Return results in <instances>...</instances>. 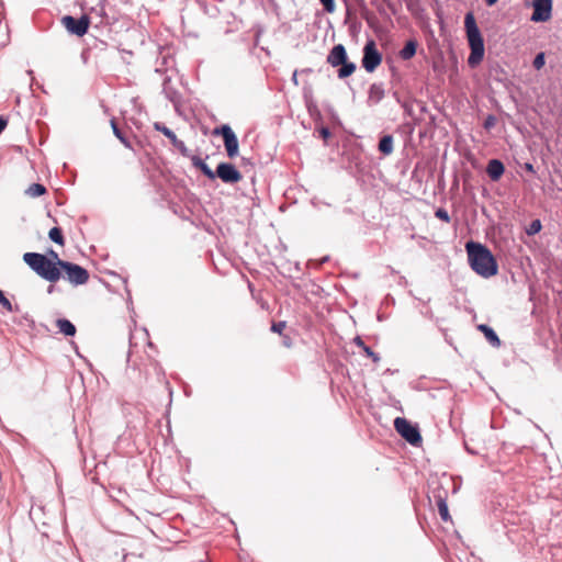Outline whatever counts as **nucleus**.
<instances>
[{
	"label": "nucleus",
	"instance_id": "f257e3e1",
	"mask_svg": "<svg viewBox=\"0 0 562 562\" xmlns=\"http://www.w3.org/2000/svg\"><path fill=\"white\" fill-rule=\"evenodd\" d=\"M23 260L36 274L50 283H56L61 278L60 267L45 255L25 252Z\"/></svg>",
	"mask_w": 562,
	"mask_h": 562
},
{
	"label": "nucleus",
	"instance_id": "f03ea898",
	"mask_svg": "<svg viewBox=\"0 0 562 562\" xmlns=\"http://www.w3.org/2000/svg\"><path fill=\"white\" fill-rule=\"evenodd\" d=\"M470 267L477 274L488 278L492 276V252L480 243L470 240L465 244Z\"/></svg>",
	"mask_w": 562,
	"mask_h": 562
},
{
	"label": "nucleus",
	"instance_id": "7ed1b4c3",
	"mask_svg": "<svg viewBox=\"0 0 562 562\" xmlns=\"http://www.w3.org/2000/svg\"><path fill=\"white\" fill-rule=\"evenodd\" d=\"M464 26L469 45L471 47V54L468 58V64L471 67H475L483 59L484 44L480 30L476 25L474 14L472 12H468L465 14Z\"/></svg>",
	"mask_w": 562,
	"mask_h": 562
},
{
	"label": "nucleus",
	"instance_id": "20e7f679",
	"mask_svg": "<svg viewBox=\"0 0 562 562\" xmlns=\"http://www.w3.org/2000/svg\"><path fill=\"white\" fill-rule=\"evenodd\" d=\"M326 60L331 67L340 66L337 71L339 79L351 76L357 69L356 64L348 60L347 50L342 44L335 45L327 55Z\"/></svg>",
	"mask_w": 562,
	"mask_h": 562
},
{
	"label": "nucleus",
	"instance_id": "39448f33",
	"mask_svg": "<svg viewBox=\"0 0 562 562\" xmlns=\"http://www.w3.org/2000/svg\"><path fill=\"white\" fill-rule=\"evenodd\" d=\"M57 265L60 267L61 278L72 285L78 286L88 282L89 272L83 267L69 261H58Z\"/></svg>",
	"mask_w": 562,
	"mask_h": 562
},
{
	"label": "nucleus",
	"instance_id": "423d86ee",
	"mask_svg": "<svg viewBox=\"0 0 562 562\" xmlns=\"http://www.w3.org/2000/svg\"><path fill=\"white\" fill-rule=\"evenodd\" d=\"M395 430L412 446H419L423 441L417 426L411 424L404 417H396L394 420Z\"/></svg>",
	"mask_w": 562,
	"mask_h": 562
},
{
	"label": "nucleus",
	"instance_id": "0eeeda50",
	"mask_svg": "<svg viewBox=\"0 0 562 562\" xmlns=\"http://www.w3.org/2000/svg\"><path fill=\"white\" fill-rule=\"evenodd\" d=\"M382 63V55L376 48L373 40L366 43L363 47L362 67L368 72H373Z\"/></svg>",
	"mask_w": 562,
	"mask_h": 562
},
{
	"label": "nucleus",
	"instance_id": "6e6552de",
	"mask_svg": "<svg viewBox=\"0 0 562 562\" xmlns=\"http://www.w3.org/2000/svg\"><path fill=\"white\" fill-rule=\"evenodd\" d=\"M213 134L222 135L223 140H224V146H225L227 156L229 158H235L238 155V149H239L238 139L229 125L224 124L220 127H216L213 131Z\"/></svg>",
	"mask_w": 562,
	"mask_h": 562
},
{
	"label": "nucleus",
	"instance_id": "1a4fd4ad",
	"mask_svg": "<svg viewBox=\"0 0 562 562\" xmlns=\"http://www.w3.org/2000/svg\"><path fill=\"white\" fill-rule=\"evenodd\" d=\"M61 24L69 33L77 36H83L88 32L90 19L88 15H82L80 19H75L71 15H65L61 19Z\"/></svg>",
	"mask_w": 562,
	"mask_h": 562
},
{
	"label": "nucleus",
	"instance_id": "9d476101",
	"mask_svg": "<svg viewBox=\"0 0 562 562\" xmlns=\"http://www.w3.org/2000/svg\"><path fill=\"white\" fill-rule=\"evenodd\" d=\"M215 175L223 182L232 184L239 182L243 178L241 173L235 168V166L228 162L218 164Z\"/></svg>",
	"mask_w": 562,
	"mask_h": 562
},
{
	"label": "nucleus",
	"instance_id": "9b49d317",
	"mask_svg": "<svg viewBox=\"0 0 562 562\" xmlns=\"http://www.w3.org/2000/svg\"><path fill=\"white\" fill-rule=\"evenodd\" d=\"M532 22H547L551 18L552 0H533Z\"/></svg>",
	"mask_w": 562,
	"mask_h": 562
},
{
	"label": "nucleus",
	"instance_id": "f8f14e48",
	"mask_svg": "<svg viewBox=\"0 0 562 562\" xmlns=\"http://www.w3.org/2000/svg\"><path fill=\"white\" fill-rule=\"evenodd\" d=\"M434 498L436 501L439 515L443 521H449L451 519L448 510V505L446 501V492L441 493L440 491L434 492Z\"/></svg>",
	"mask_w": 562,
	"mask_h": 562
},
{
	"label": "nucleus",
	"instance_id": "ddd939ff",
	"mask_svg": "<svg viewBox=\"0 0 562 562\" xmlns=\"http://www.w3.org/2000/svg\"><path fill=\"white\" fill-rule=\"evenodd\" d=\"M148 334L146 330H137L131 336V346L133 348H153V344L148 341Z\"/></svg>",
	"mask_w": 562,
	"mask_h": 562
},
{
	"label": "nucleus",
	"instance_id": "4468645a",
	"mask_svg": "<svg viewBox=\"0 0 562 562\" xmlns=\"http://www.w3.org/2000/svg\"><path fill=\"white\" fill-rule=\"evenodd\" d=\"M418 43L416 40H409L406 42L405 46L400 50V57L403 60L412 59L417 50Z\"/></svg>",
	"mask_w": 562,
	"mask_h": 562
},
{
	"label": "nucleus",
	"instance_id": "2eb2a0df",
	"mask_svg": "<svg viewBox=\"0 0 562 562\" xmlns=\"http://www.w3.org/2000/svg\"><path fill=\"white\" fill-rule=\"evenodd\" d=\"M191 160L193 166L201 170L209 179L214 180L216 178L215 172L200 157L192 156Z\"/></svg>",
	"mask_w": 562,
	"mask_h": 562
},
{
	"label": "nucleus",
	"instance_id": "dca6fc26",
	"mask_svg": "<svg viewBox=\"0 0 562 562\" xmlns=\"http://www.w3.org/2000/svg\"><path fill=\"white\" fill-rule=\"evenodd\" d=\"M379 150L383 155H391L393 153V137L391 135H385L380 139Z\"/></svg>",
	"mask_w": 562,
	"mask_h": 562
},
{
	"label": "nucleus",
	"instance_id": "f3484780",
	"mask_svg": "<svg viewBox=\"0 0 562 562\" xmlns=\"http://www.w3.org/2000/svg\"><path fill=\"white\" fill-rule=\"evenodd\" d=\"M56 325L59 331L65 334L66 336H74L76 333L75 325L68 319H58Z\"/></svg>",
	"mask_w": 562,
	"mask_h": 562
},
{
	"label": "nucleus",
	"instance_id": "a211bd4d",
	"mask_svg": "<svg viewBox=\"0 0 562 562\" xmlns=\"http://www.w3.org/2000/svg\"><path fill=\"white\" fill-rule=\"evenodd\" d=\"M111 127L113 130L114 135L120 139V142L127 148H132L131 142L124 135V133L119 128L115 119L111 120Z\"/></svg>",
	"mask_w": 562,
	"mask_h": 562
},
{
	"label": "nucleus",
	"instance_id": "6ab92c4d",
	"mask_svg": "<svg viewBox=\"0 0 562 562\" xmlns=\"http://www.w3.org/2000/svg\"><path fill=\"white\" fill-rule=\"evenodd\" d=\"M154 128L156 131L162 133L166 137H168L172 145L178 140L177 135L170 128H168L166 125H164L162 123H160V122L154 123Z\"/></svg>",
	"mask_w": 562,
	"mask_h": 562
},
{
	"label": "nucleus",
	"instance_id": "aec40b11",
	"mask_svg": "<svg viewBox=\"0 0 562 562\" xmlns=\"http://www.w3.org/2000/svg\"><path fill=\"white\" fill-rule=\"evenodd\" d=\"M46 188L41 183H33L26 189V194L31 198H37L46 193Z\"/></svg>",
	"mask_w": 562,
	"mask_h": 562
},
{
	"label": "nucleus",
	"instance_id": "412c9836",
	"mask_svg": "<svg viewBox=\"0 0 562 562\" xmlns=\"http://www.w3.org/2000/svg\"><path fill=\"white\" fill-rule=\"evenodd\" d=\"M48 237L54 241L56 243L57 245H60V246H64L65 245V239H64V236H63V232L59 227H53L49 232H48Z\"/></svg>",
	"mask_w": 562,
	"mask_h": 562
},
{
	"label": "nucleus",
	"instance_id": "4be33fe9",
	"mask_svg": "<svg viewBox=\"0 0 562 562\" xmlns=\"http://www.w3.org/2000/svg\"><path fill=\"white\" fill-rule=\"evenodd\" d=\"M541 227V222L539 220H535L530 223L526 232L528 235H535L540 232Z\"/></svg>",
	"mask_w": 562,
	"mask_h": 562
},
{
	"label": "nucleus",
	"instance_id": "5701e85b",
	"mask_svg": "<svg viewBox=\"0 0 562 562\" xmlns=\"http://www.w3.org/2000/svg\"><path fill=\"white\" fill-rule=\"evenodd\" d=\"M435 216L445 223H450V221H451L450 215L442 207H439L436 210Z\"/></svg>",
	"mask_w": 562,
	"mask_h": 562
},
{
	"label": "nucleus",
	"instance_id": "b1692460",
	"mask_svg": "<svg viewBox=\"0 0 562 562\" xmlns=\"http://www.w3.org/2000/svg\"><path fill=\"white\" fill-rule=\"evenodd\" d=\"M532 64L537 70L541 69L546 64L544 53L541 52V53L537 54Z\"/></svg>",
	"mask_w": 562,
	"mask_h": 562
},
{
	"label": "nucleus",
	"instance_id": "393cba45",
	"mask_svg": "<svg viewBox=\"0 0 562 562\" xmlns=\"http://www.w3.org/2000/svg\"><path fill=\"white\" fill-rule=\"evenodd\" d=\"M504 173V165L501 160L494 159V180H497Z\"/></svg>",
	"mask_w": 562,
	"mask_h": 562
},
{
	"label": "nucleus",
	"instance_id": "a878e982",
	"mask_svg": "<svg viewBox=\"0 0 562 562\" xmlns=\"http://www.w3.org/2000/svg\"><path fill=\"white\" fill-rule=\"evenodd\" d=\"M319 1L323 4L324 10L326 12H328V13H334L335 12L336 5H335L334 0H319Z\"/></svg>",
	"mask_w": 562,
	"mask_h": 562
},
{
	"label": "nucleus",
	"instance_id": "bb28decb",
	"mask_svg": "<svg viewBox=\"0 0 562 562\" xmlns=\"http://www.w3.org/2000/svg\"><path fill=\"white\" fill-rule=\"evenodd\" d=\"M0 304L8 311V312H12L13 308H12V304L11 302L5 297V295L3 294V292L0 290Z\"/></svg>",
	"mask_w": 562,
	"mask_h": 562
},
{
	"label": "nucleus",
	"instance_id": "cd10ccee",
	"mask_svg": "<svg viewBox=\"0 0 562 562\" xmlns=\"http://www.w3.org/2000/svg\"><path fill=\"white\" fill-rule=\"evenodd\" d=\"M173 146L181 153V155L183 156H189V149L188 147L184 145V143L180 139H178Z\"/></svg>",
	"mask_w": 562,
	"mask_h": 562
},
{
	"label": "nucleus",
	"instance_id": "c85d7f7f",
	"mask_svg": "<svg viewBox=\"0 0 562 562\" xmlns=\"http://www.w3.org/2000/svg\"><path fill=\"white\" fill-rule=\"evenodd\" d=\"M477 328L484 333L487 340L492 341V327L485 324H481Z\"/></svg>",
	"mask_w": 562,
	"mask_h": 562
},
{
	"label": "nucleus",
	"instance_id": "c756f323",
	"mask_svg": "<svg viewBox=\"0 0 562 562\" xmlns=\"http://www.w3.org/2000/svg\"><path fill=\"white\" fill-rule=\"evenodd\" d=\"M286 323L285 322H278L273 323L271 326V329L273 333L282 334V331L285 329Z\"/></svg>",
	"mask_w": 562,
	"mask_h": 562
},
{
	"label": "nucleus",
	"instance_id": "7c9ffc66",
	"mask_svg": "<svg viewBox=\"0 0 562 562\" xmlns=\"http://www.w3.org/2000/svg\"><path fill=\"white\" fill-rule=\"evenodd\" d=\"M353 342L358 348H361L362 351H371V349L364 345L363 340L359 336L353 339Z\"/></svg>",
	"mask_w": 562,
	"mask_h": 562
},
{
	"label": "nucleus",
	"instance_id": "2f4dec72",
	"mask_svg": "<svg viewBox=\"0 0 562 562\" xmlns=\"http://www.w3.org/2000/svg\"><path fill=\"white\" fill-rule=\"evenodd\" d=\"M48 259L54 260V262L64 261L63 259L59 258L58 254L54 250H50L48 252Z\"/></svg>",
	"mask_w": 562,
	"mask_h": 562
},
{
	"label": "nucleus",
	"instance_id": "473e14b6",
	"mask_svg": "<svg viewBox=\"0 0 562 562\" xmlns=\"http://www.w3.org/2000/svg\"><path fill=\"white\" fill-rule=\"evenodd\" d=\"M492 171H493V168H492V159L487 161L486 166H485V172L487 176H490L492 178Z\"/></svg>",
	"mask_w": 562,
	"mask_h": 562
},
{
	"label": "nucleus",
	"instance_id": "72a5a7b5",
	"mask_svg": "<svg viewBox=\"0 0 562 562\" xmlns=\"http://www.w3.org/2000/svg\"><path fill=\"white\" fill-rule=\"evenodd\" d=\"M366 357H367V358H372V360H373L374 362L379 361V359H380V358H379V355H378V353H373V352L366 353Z\"/></svg>",
	"mask_w": 562,
	"mask_h": 562
},
{
	"label": "nucleus",
	"instance_id": "f704fd0d",
	"mask_svg": "<svg viewBox=\"0 0 562 562\" xmlns=\"http://www.w3.org/2000/svg\"><path fill=\"white\" fill-rule=\"evenodd\" d=\"M484 126H485L486 128H488L490 126H492V115H488V116L485 119Z\"/></svg>",
	"mask_w": 562,
	"mask_h": 562
},
{
	"label": "nucleus",
	"instance_id": "c9c22d12",
	"mask_svg": "<svg viewBox=\"0 0 562 562\" xmlns=\"http://www.w3.org/2000/svg\"><path fill=\"white\" fill-rule=\"evenodd\" d=\"M7 126V121L0 116V134Z\"/></svg>",
	"mask_w": 562,
	"mask_h": 562
},
{
	"label": "nucleus",
	"instance_id": "e433bc0d",
	"mask_svg": "<svg viewBox=\"0 0 562 562\" xmlns=\"http://www.w3.org/2000/svg\"><path fill=\"white\" fill-rule=\"evenodd\" d=\"M499 347H501V340L494 333V348H499Z\"/></svg>",
	"mask_w": 562,
	"mask_h": 562
},
{
	"label": "nucleus",
	"instance_id": "4c0bfd02",
	"mask_svg": "<svg viewBox=\"0 0 562 562\" xmlns=\"http://www.w3.org/2000/svg\"><path fill=\"white\" fill-rule=\"evenodd\" d=\"M321 135L323 136V138H327L330 135V133L327 128H322Z\"/></svg>",
	"mask_w": 562,
	"mask_h": 562
},
{
	"label": "nucleus",
	"instance_id": "58836bf2",
	"mask_svg": "<svg viewBox=\"0 0 562 562\" xmlns=\"http://www.w3.org/2000/svg\"><path fill=\"white\" fill-rule=\"evenodd\" d=\"M525 168H526V170H528V171H530V172H533V171H535V170H533V166H532L531 164H529V162H527V164L525 165Z\"/></svg>",
	"mask_w": 562,
	"mask_h": 562
},
{
	"label": "nucleus",
	"instance_id": "ea45409f",
	"mask_svg": "<svg viewBox=\"0 0 562 562\" xmlns=\"http://www.w3.org/2000/svg\"><path fill=\"white\" fill-rule=\"evenodd\" d=\"M493 271H494V276L497 273V263L496 261L494 260V268H493Z\"/></svg>",
	"mask_w": 562,
	"mask_h": 562
},
{
	"label": "nucleus",
	"instance_id": "a19ab883",
	"mask_svg": "<svg viewBox=\"0 0 562 562\" xmlns=\"http://www.w3.org/2000/svg\"><path fill=\"white\" fill-rule=\"evenodd\" d=\"M487 5H492V0H484Z\"/></svg>",
	"mask_w": 562,
	"mask_h": 562
},
{
	"label": "nucleus",
	"instance_id": "79ce46f5",
	"mask_svg": "<svg viewBox=\"0 0 562 562\" xmlns=\"http://www.w3.org/2000/svg\"><path fill=\"white\" fill-rule=\"evenodd\" d=\"M77 356H78L79 358H83V357H82V353H80V352H77Z\"/></svg>",
	"mask_w": 562,
	"mask_h": 562
},
{
	"label": "nucleus",
	"instance_id": "37998d69",
	"mask_svg": "<svg viewBox=\"0 0 562 562\" xmlns=\"http://www.w3.org/2000/svg\"><path fill=\"white\" fill-rule=\"evenodd\" d=\"M497 0H494V3L496 2Z\"/></svg>",
	"mask_w": 562,
	"mask_h": 562
}]
</instances>
